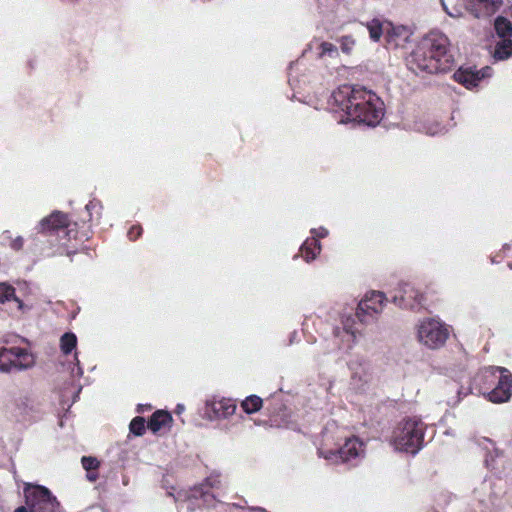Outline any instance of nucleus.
<instances>
[{
    "instance_id": "obj_1",
    "label": "nucleus",
    "mask_w": 512,
    "mask_h": 512,
    "mask_svg": "<svg viewBox=\"0 0 512 512\" xmlns=\"http://www.w3.org/2000/svg\"><path fill=\"white\" fill-rule=\"evenodd\" d=\"M328 105L341 123L354 122L374 127L384 116L381 99L362 87L340 86L331 94Z\"/></svg>"
},
{
    "instance_id": "obj_2",
    "label": "nucleus",
    "mask_w": 512,
    "mask_h": 512,
    "mask_svg": "<svg viewBox=\"0 0 512 512\" xmlns=\"http://www.w3.org/2000/svg\"><path fill=\"white\" fill-rule=\"evenodd\" d=\"M454 57L448 37L434 30L426 34L412 51L409 65L428 73L444 72L451 68Z\"/></svg>"
},
{
    "instance_id": "obj_3",
    "label": "nucleus",
    "mask_w": 512,
    "mask_h": 512,
    "mask_svg": "<svg viewBox=\"0 0 512 512\" xmlns=\"http://www.w3.org/2000/svg\"><path fill=\"white\" fill-rule=\"evenodd\" d=\"M474 386L487 401L507 403L512 398V373L504 367H486L474 378Z\"/></svg>"
},
{
    "instance_id": "obj_4",
    "label": "nucleus",
    "mask_w": 512,
    "mask_h": 512,
    "mask_svg": "<svg viewBox=\"0 0 512 512\" xmlns=\"http://www.w3.org/2000/svg\"><path fill=\"white\" fill-rule=\"evenodd\" d=\"M426 426L418 417H407L395 424L388 438L397 452L416 454L423 445Z\"/></svg>"
},
{
    "instance_id": "obj_5",
    "label": "nucleus",
    "mask_w": 512,
    "mask_h": 512,
    "mask_svg": "<svg viewBox=\"0 0 512 512\" xmlns=\"http://www.w3.org/2000/svg\"><path fill=\"white\" fill-rule=\"evenodd\" d=\"M365 454V443L355 436L346 438L338 449H333L327 444L318 448V456L330 464H345L350 467L357 466Z\"/></svg>"
},
{
    "instance_id": "obj_6",
    "label": "nucleus",
    "mask_w": 512,
    "mask_h": 512,
    "mask_svg": "<svg viewBox=\"0 0 512 512\" xmlns=\"http://www.w3.org/2000/svg\"><path fill=\"white\" fill-rule=\"evenodd\" d=\"M358 339L355 321L351 316H343L339 323L334 325L331 335L327 339V353L343 355L350 352Z\"/></svg>"
},
{
    "instance_id": "obj_7",
    "label": "nucleus",
    "mask_w": 512,
    "mask_h": 512,
    "mask_svg": "<svg viewBox=\"0 0 512 512\" xmlns=\"http://www.w3.org/2000/svg\"><path fill=\"white\" fill-rule=\"evenodd\" d=\"M451 333L450 327L439 318H424L415 326L417 341L432 350L445 345Z\"/></svg>"
},
{
    "instance_id": "obj_8",
    "label": "nucleus",
    "mask_w": 512,
    "mask_h": 512,
    "mask_svg": "<svg viewBox=\"0 0 512 512\" xmlns=\"http://www.w3.org/2000/svg\"><path fill=\"white\" fill-rule=\"evenodd\" d=\"M35 230L41 234L56 235L62 246L68 247L69 242L76 237V223L71 222L69 217L55 211L42 218L35 227Z\"/></svg>"
},
{
    "instance_id": "obj_9",
    "label": "nucleus",
    "mask_w": 512,
    "mask_h": 512,
    "mask_svg": "<svg viewBox=\"0 0 512 512\" xmlns=\"http://www.w3.org/2000/svg\"><path fill=\"white\" fill-rule=\"evenodd\" d=\"M24 496L29 512H57L58 502L44 486L26 484Z\"/></svg>"
},
{
    "instance_id": "obj_10",
    "label": "nucleus",
    "mask_w": 512,
    "mask_h": 512,
    "mask_svg": "<svg viewBox=\"0 0 512 512\" xmlns=\"http://www.w3.org/2000/svg\"><path fill=\"white\" fill-rule=\"evenodd\" d=\"M237 404L232 398L213 395L208 397L203 406V419L215 422L230 418L236 412Z\"/></svg>"
},
{
    "instance_id": "obj_11",
    "label": "nucleus",
    "mask_w": 512,
    "mask_h": 512,
    "mask_svg": "<svg viewBox=\"0 0 512 512\" xmlns=\"http://www.w3.org/2000/svg\"><path fill=\"white\" fill-rule=\"evenodd\" d=\"M350 371V388L356 393L367 391L372 380V369L369 361L362 356H355L348 363Z\"/></svg>"
},
{
    "instance_id": "obj_12",
    "label": "nucleus",
    "mask_w": 512,
    "mask_h": 512,
    "mask_svg": "<svg viewBox=\"0 0 512 512\" xmlns=\"http://www.w3.org/2000/svg\"><path fill=\"white\" fill-rule=\"evenodd\" d=\"M392 302L402 309L416 310L425 302V295L422 290L408 282L398 284Z\"/></svg>"
},
{
    "instance_id": "obj_13",
    "label": "nucleus",
    "mask_w": 512,
    "mask_h": 512,
    "mask_svg": "<svg viewBox=\"0 0 512 512\" xmlns=\"http://www.w3.org/2000/svg\"><path fill=\"white\" fill-rule=\"evenodd\" d=\"M387 298L383 292L370 291L359 302L356 315L361 322H368L379 315L386 304Z\"/></svg>"
},
{
    "instance_id": "obj_14",
    "label": "nucleus",
    "mask_w": 512,
    "mask_h": 512,
    "mask_svg": "<svg viewBox=\"0 0 512 512\" xmlns=\"http://www.w3.org/2000/svg\"><path fill=\"white\" fill-rule=\"evenodd\" d=\"M14 372L26 371L36 365L37 356L28 340L22 338L20 344L9 345Z\"/></svg>"
},
{
    "instance_id": "obj_15",
    "label": "nucleus",
    "mask_w": 512,
    "mask_h": 512,
    "mask_svg": "<svg viewBox=\"0 0 512 512\" xmlns=\"http://www.w3.org/2000/svg\"><path fill=\"white\" fill-rule=\"evenodd\" d=\"M492 75V69L488 66L483 67L480 70H476L473 67H460L454 73V79L458 83L462 84L468 89L477 87L481 81L490 78Z\"/></svg>"
},
{
    "instance_id": "obj_16",
    "label": "nucleus",
    "mask_w": 512,
    "mask_h": 512,
    "mask_svg": "<svg viewBox=\"0 0 512 512\" xmlns=\"http://www.w3.org/2000/svg\"><path fill=\"white\" fill-rule=\"evenodd\" d=\"M413 129L428 136H442L449 132L450 126L436 118H420L414 122Z\"/></svg>"
},
{
    "instance_id": "obj_17",
    "label": "nucleus",
    "mask_w": 512,
    "mask_h": 512,
    "mask_svg": "<svg viewBox=\"0 0 512 512\" xmlns=\"http://www.w3.org/2000/svg\"><path fill=\"white\" fill-rule=\"evenodd\" d=\"M386 42L390 47L403 48L410 41L411 32L404 26H394L390 23L387 26Z\"/></svg>"
},
{
    "instance_id": "obj_18",
    "label": "nucleus",
    "mask_w": 512,
    "mask_h": 512,
    "mask_svg": "<svg viewBox=\"0 0 512 512\" xmlns=\"http://www.w3.org/2000/svg\"><path fill=\"white\" fill-rule=\"evenodd\" d=\"M220 485V479L217 475L207 477L200 485L190 490L189 496L194 499H202L205 504H209L213 500V495L209 493L208 488H215Z\"/></svg>"
},
{
    "instance_id": "obj_19",
    "label": "nucleus",
    "mask_w": 512,
    "mask_h": 512,
    "mask_svg": "<svg viewBox=\"0 0 512 512\" xmlns=\"http://www.w3.org/2000/svg\"><path fill=\"white\" fill-rule=\"evenodd\" d=\"M173 423L171 414L164 410H158L153 413L147 427L153 433H167L170 431Z\"/></svg>"
},
{
    "instance_id": "obj_20",
    "label": "nucleus",
    "mask_w": 512,
    "mask_h": 512,
    "mask_svg": "<svg viewBox=\"0 0 512 512\" xmlns=\"http://www.w3.org/2000/svg\"><path fill=\"white\" fill-rule=\"evenodd\" d=\"M322 250L320 241L307 238L299 248L298 257H301L306 263H311L317 259Z\"/></svg>"
},
{
    "instance_id": "obj_21",
    "label": "nucleus",
    "mask_w": 512,
    "mask_h": 512,
    "mask_svg": "<svg viewBox=\"0 0 512 512\" xmlns=\"http://www.w3.org/2000/svg\"><path fill=\"white\" fill-rule=\"evenodd\" d=\"M491 56L495 61H504L512 56V40L501 39L496 42Z\"/></svg>"
},
{
    "instance_id": "obj_22",
    "label": "nucleus",
    "mask_w": 512,
    "mask_h": 512,
    "mask_svg": "<svg viewBox=\"0 0 512 512\" xmlns=\"http://www.w3.org/2000/svg\"><path fill=\"white\" fill-rule=\"evenodd\" d=\"M77 336L72 332L64 333L59 339V348L63 355L67 356L77 352Z\"/></svg>"
},
{
    "instance_id": "obj_23",
    "label": "nucleus",
    "mask_w": 512,
    "mask_h": 512,
    "mask_svg": "<svg viewBox=\"0 0 512 512\" xmlns=\"http://www.w3.org/2000/svg\"><path fill=\"white\" fill-rule=\"evenodd\" d=\"M390 25V22H381L379 20H372L367 24V29L369 31L370 38L373 41H379L381 36L386 37V33L388 31L387 26Z\"/></svg>"
},
{
    "instance_id": "obj_24",
    "label": "nucleus",
    "mask_w": 512,
    "mask_h": 512,
    "mask_svg": "<svg viewBox=\"0 0 512 512\" xmlns=\"http://www.w3.org/2000/svg\"><path fill=\"white\" fill-rule=\"evenodd\" d=\"M494 28L501 39H510L512 37V23L505 17H497L494 22Z\"/></svg>"
},
{
    "instance_id": "obj_25",
    "label": "nucleus",
    "mask_w": 512,
    "mask_h": 512,
    "mask_svg": "<svg viewBox=\"0 0 512 512\" xmlns=\"http://www.w3.org/2000/svg\"><path fill=\"white\" fill-rule=\"evenodd\" d=\"M472 393H473L472 386L464 387L461 385V386L457 387L455 395H451V396L447 397L446 404H447V406H449L451 408H455L461 403V401L465 397H467L468 395H470Z\"/></svg>"
},
{
    "instance_id": "obj_26",
    "label": "nucleus",
    "mask_w": 512,
    "mask_h": 512,
    "mask_svg": "<svg viewBox=\"0 0 512 512\" xmlns=\"http://www.w3.org/2000/svg\"><path fill=\"white\" fill-rule=\"evenodd\" d=\"M243 411L247 414L258 412L263 406V400L256 395L246 397L240 404Z\"/></svg>"
},
{
    "instance_id": "obj_27",
    "label": "nucleus",
    "mask_w": 512,
    "mask_h": 512,
    "mask_svg": "<svg viewBox=\"0 0 512 512\" xmlns=\"http://www.w3.org/2000/svg\"><path fill=\"white\" fill-rule=\"evenodd\" d=\"M14 372L10 346L0 347V373Z\"/></svg>"
},
{
    "instance_id": "obj_28",
    "label": "nucleus",
    "mask_w": 512,
    "mask_h": 512,
    "mask_svg": "<svg viewBox=\"0 0 512 512\" xmlns=\"http://www.w3.org/2000/svg\"><path fill=\"white\" fill-rule=\"evenodd\" d=\"M16 408L21 416L26 418L36 411L34 401L28 397H21L16 402Z\"/></svg>"
},
{
    "instance_id": "obj_29",
    "label": "nucleus",
    "mask_w": 512,
    "mask_h": 512,
    "mask_svg": "<svg viewBox=\"0 0 512 512\" xmlns=\"http://www.w3.org/2000/svg\"><path fill=\"white\" fill-rule=\"evenodd\" d=\"M503 0H478L479 5L484 9V12H476L475 16L490 15L494 13L501 5Z\"/></svg>"
},
{
    "instance_id": "obj_30",
    "label": "nucleus",
    "mask_w": 512,
    "mask_h": 512,
    "mask_svg": "<svg viewBox=\"0 0 512 512\" xmlns=\"http://www.w3.org/2000/svg\"><path fill=\"white\" fill-rule=\"evenodd\" d=\"M85 208L89 214L90 221H98L101 218L103 206L99 201L92 200L86 205Z\"/></svg>"
},
{
    "instance_id": "obj_31",
    "label": "nucleus",
    "mask_w": 512,
    "mask_h": 512,
    "mask_svg": "<svg viewBox=\"0 0 512 512\" xmlns=\"http://www.w3.org/2000/svg\"><path fill=\"white\" fill-rule=\"evenodd\" d=\"M14 298L15 289L7 283H0V303L14 301Z\"/></svg>"
},
{
    "instance_id": "obj_32",
    "label": "nucleus",
    "mask_w": 512,
    "mask_h": 512,
    "mask_svg": "<svg viewBox=\"0 0 512 512\" xmlns=\"http://www.w3.org/2000/svg\"><path fill=\"white\" fill-rule=\"evenodd\" d=\"M129 430L135 436H142L146 430L145 420L143 417H135L129 425Z\"/></svg>"
},
{
    "instance_id": "obj_33",
    "label": "nucleus",
    "mask_w": 512,
    "mask_h": 512,
    "mask_svg": "<svg viewBox=\"0 0 512 512\" xmlns=\"http://www.w3.org/2000/svg\"><path fill=\"white\" fill-rule=\"evenodd\" d=\"M338 42L342 52L346 54H350L356 44L355 38L351 35H344L340 37Z\"/></svg>"
},
{
    "instance_id": "obj_34",
    "label": "nucleus",
    "mask_w": 512,
    "mask_h": 512,
    "mask_svg": "<svg viewBox=\"0 0 512 512\" xmlns=\"http://www.w3.org/2000/svg\"><path fill=\"white\" fill-rule=\"evenodd\" d=\"M338 54L337 47L330 42H322L319 45V56H330L333 57Z\"/></svg>"
},
{
    "instance_id": "obj_35",
    "label": "nucleus",
    "mask_w": 512,
    "mask_h": 512,
    "mask_svg": "<svg viewBox=\"0 0 512 512\" xmlns=\"http://www.w3.org/2000/svg\"><path fill=\"white\" fill-rule=\"evenodd\" d=\"M71 377L74 379H80L83 376V369L80 365V361L78 358V352H75L73 355V363L70 367Z\"/></svg>"
},
{
    "instance_id": "obj_36",
    "label": "nucleus",
    "mask_w": 512,
    "mask_h": 512,
    "mask_svg": "<svg viewBox=\"0 0 512 512\" xmlns=\"http://www.w3.org/2000/svg\"><path fill=\"white\" fill-rule=\"evenodd\" d=\"M81 463H82L83 468L86 471L97 470L100 466V461L97 458L92 457V456L82 457Z\"/></svg>"
},
{
    "instance_id": "obj_37",
    "label": "nucleus",
    "mask_w": 512,
    "mask_h": 512,
    "mask_svg": "<svg viewBox=\"0 0 512 512\" xmlns=\"http://www.w3.org/2000/svg\"><path fill=\"white\" fill-rule=\"evenodd\" d=\"M474 442L477 446L486 451H490L492 448H494V442L486 437H475Z\"/></svg>"
},
{
    "instance_id": "obj_38",
    "label": "nucleus",
    "mask_w": 512,
    "mask_h": 512,
    "mask_svg": "<svg viewBox=\"0 0 512 512\" xmlns=\"http://www.w3.org/2000/svg\"><path fill=\"white\" fill-rule=\"evenodd\" d=\"M310 234H311V237H310L311 239H316L319 241L320 239L326 238L329 235V231L327 228L320 226L317 228H312L310 230Z\"/></svg>"
},
{
    "instance_id": "obj_39",
    "label": "nucleus",
    "mask_w": 512,
    "mask_h": 512,
    "mask_svg": "<svg viewBox=\"0 0 512 512\" xmlns=\"http://www.w3.org/2000/svg\"><path fill=\"white\" fill-rule=\"evenodd\" d=\"M443 10L452 18H460L463 16V13L460 8L452 7L449 8L444 0H440Z\"/></svg>"
},
{
    "instance_id": "obj_40",
    "label": "nucleus",
    "mask_w": 512,
    "mask_h": 512,
    "mask_svg": "<svg viewBox=\"0 0 512 512\" xmlns=\"http://www.w3.org/2000/svg\"><path fill=\"white\" fill-rule=\"evenodd\" d=\"M17 305V309L22 313V314H27L28 312H30L33 308V306L31 304H27V303H24L22 300H20L19 298H14V301Z\"/></svg>"
},
{
    "instance_id": "obj_41",
    "label": "nucleus",
    "mask_w": 512,
    "mask_h": 512,
    "mask_svg": "<svg viewBox=\"0 0 512 512\" xmlns=\"http://www.w3.org/2000/svg\"><path fill=\"white\" fill-rule=\"evenodd\" d=\"M141 234H142V228L138 225L132 226L127 233L129 239L132 241L137 240L141 236Z\"/></svg>"
},
{
    "instance_id": "obj_42",
    "label": "nucleus",
    "mask_w": 512,
    "mask_h": 512,
    "mask_svg": "<svg viewBox=\"0 0 512 512\" xmlns=\"http://www.w3.org/2000/svg\"><path fill=\"white\" fill-rule=\"evenodd\" d=\"M23 244H24V239H23V237H21V236H17V237H15L14 239H12V240H11L10 247H11L13 250L18 251V250L22 249Z\"/></svg>"
},
{
    "instance_id": "obj_43",
    "label": "nucleus",
    "mask_w": 512,
    "mask_h": 512,
    "mask_svg": "<svg viewBox=\"0 0 512 512\" xmlns=\"http://www.w3.org/2000/svg\"><path fill=\"white\" fill-rule=\"evenodd\" d=\"M87 479L90 482H95L98 479V473L97 470L87 471Z\"/></svg>"
},
{
    "instance_id": "obj_44",
    "label": "nucleus",
    "mask_w": 512,
    "mask_h": 512,
    "mask_svg": "<svg viewBox=\"0 0 512 512\" xmlns=\"http://www.w3.org/2000/svg\"><path fill=\"white\" fill-rule=\"evenodd\" d=\"M185 411V406L183 404H177L175 408V413L182 414Z\"/></svg>"
},
{
    "instance_id": "obj_45",
    "label": "nucleus",
    "mask_w": 512,
    "mask_h": 512,
    "mask_svg": "<svg viewBox=\"0 0 512 512\" xmlns=\"http://www.w3.org/2000/svg\"><path fill=\"white\" fill-rule=\"evenodd\" d=\"M14 512H29V509L28 507L21 506L18 507Z\"/></svg>"
},
{
    "instance_id": "obj_46",
    "label": "nucleus",
    "mask_w": 512,
    "mask_h": 512,
    "mask_svg": "<svg viewBox=\"0 0 512 512\" xmlns=\"http://www.w3.org/2000/svg\"><path fill=\"white\" fill-rule=\"evenodd\" d=\"M308 104L314 106L315 109H319L320 107L318 106L317 103L313 102V101H309Z\"/></svg>"
},
{
    "instance_id": "obj_47",
    "label": "nucleus",
    "mask_w": 512,
    "mask_h": 512,
    "mask_svg": "<svg viewBox=\"0 0 512 512\" xmlns=\"http://www.w3.org/2000/svg\"><path fill=\"white\" fill-rule=\"evenodd\" d=\"M509 266H510V268L512 269V264H510Z\"/></svg>"
},
{
    "instance_id": "obj_48",
    "label": "nucleus",
    "mask_w": 512,
    "mask_h": 512,
    "mask_svg": "<svg viewBox=\"0 0 512 512\" xmlns=\"http://www.w3.org/2000/svg\"><path fill=\"white\" fill-rule=\"evenodd\" d=\"M509 266H510V268L512 269V264H510Z\"/></svg>"
}]
</instances>
